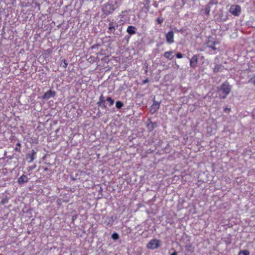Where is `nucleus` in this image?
Segmentation results:
<instances>
[{
  "instance_id": "423d86ee",
  "label": "nucleus",
  "mask_w": 255,
  "mask_h": 255,
  "mask_svg": "<svg viewBox=\"0 0 255 255\" xmlns=\"http://www.w3.org/2000/svg\"><path fill=\"white\" fill-rule=\"evenodd\" d=\"M198 62V56L197 55H194L190 59V66L191 67L195 68L197 66V63Z\"/></svg>"
},
{
  "instance_id": "cd10ccee",
  "label": "nucleus",
  "mask_w": 255,
  "mask_h": 255,
  "mask_svg": "<svg viewBox=\"0 0 255 255\" xmlns=\"http://www.w3.org/2000/svg\"><path fill=\"white\" fill-rule=\"evenodd\" d=\"M66 65H67V64H64V66H65V67H66Z\"/></svg>"
},
{
  "instance_id": "f3484780",
  "label": "nucleus",
  "mask_w": 255,
  "mask_h": 255,
  "mask_svg": "<svg viewBox=\"0 0 255 255\" xmlns=\"http://www.w3.org/2000/svg\"><path fill=\"white\" fill-rule=\"evenodd\" d=\"M106 100L110 103V106H112L114 103V101L110 97H108L107 98Z\"/></svg>"
},
{
  "instance_id": "4be33fe9",
  "label": "nucleus",
  "mask_w": 255,
  "mask_h": 255,
  "mask_svg": "<svg viewBox=\"0 0 255 255\" xmlns=\"http://www.w3.org/2000/svg\"><path fill=\"white\" fill-rule=\"evenodd\" d=\"M176 57L177 58L180 59L183 57V55L181 53H177L176 54Z\"/></svg>"
},
{
  "instance_id": "bb28decb",
  "label": "nucleus",
  "mask_w": 255,
  "mask_h": 255,
  "mask_svg": "<svg viewBox=\"0 0 255 255\" xmlns=\"http://www.w3.org/2000/svg\"><path fill=\"white\" fill-rule=\"evenodd\" d=\"M66 65H67V64H64V66H65V67H66Z\"/></svg>"
},
{
  "instance_id": "dca6fc26",
  "label": "nucleus",
  "mask_w": 255,
  "mask_h": 255,
  "mask_svg": "<svg viewBox=\"0 0 255 255\" xmlns=\"http://www.w3.org/2000/svg\"><path fill=\"white\" fill-rule=\"evenodd\" d=\"M116 106L118 109H120L123 106V104L121 102L117 101L116 102Z\"/></svg>"
},
{
  "instance_id": "ddd939ff",
  "label": "nucleus",
  "mask_w": 255,
  "mask_h": 255,
  "mask_svg": "<svg viewBox=\"0 0 255 255\" xmlns=\"http://www.w3.org/2000/svg\"><path fill=\"white\" fill-rule=\"evenodd\" d=\"M35 154H36L35 151L34 150H32L31 154L30 155V160L29 162H31L32 161H33V160L34 159V156L35 155Z\"/></svg>"
},
{
  "instance_id": "1a4fd4ad",
  "label": "nucleus",
  "mask_w": 255,
  "mask_h": 255,
  "mask_svg": "<svg viewBox=\"0 0 255 255\" xmlns=\"http://www.w3.org/2000/svg\"><path fill=\"white\" fill-rule=\"evenodd\" d=\"M98 104L99 106L103 108H105L106 107L105 99L103 95H101L100 97L99 101L98 102Z\"/></svg>"
},
{
  "instance_id": "4468645a",
  "label": "nucleus",
  "mask_w": 255,
  "mask_h": 255,
  "mask_svg": "<svg viewBox=\"0 0 255 255\" xmlns=\"http://www.w3.org/2000/svg\"><path fill=\"white\" fill-rule=\"evenodd\" d=\"M239 255H250V252L247 250L241 251L239 252Z\"/></svg>"
},
{
  "instance_id": "6e6552de",
  "label": "nucleus",
  "mask_w": 255,
  "mask_h": 255,
  "mask_svg": "<svg viewBox=\"0 0 255 255\" xmlns=\"http://www.w3.org/2000/svg\"><path fill=\"white\" fill-rule=\"evenodd\" d=\"M28 178L26 175H21L18 180V183L20 184L26 183L28 181Z\"/></svg>"
},
{
  "instance_id": "f257e3e1",
  "label": "nucleus",
  "mask_w": 255,
  "mask_h": 255,
  "mask_svg": "<svg viewBox=\"0 0 255 255\" xmlns=\"http://www.w3.org/2000/svg\"><path fill=\"white\" fill-rule=\"evenodd\" d=\"M231 87L228 83H224L219 90L221 99H225L230 93Z\"/></svg>"
},
{
  "instance_id": "c85d7f7f",
  "label": "nucleus",
  "mask_w": 255,
  "mask_h": 255,
  "mask_svg": "<svg viewBox=\"0 0 255 255\" xmlns=\"http://www.w3.org/2000/svg\"><path fill=\"white\" fill-rule=\"evenodd\" d=\"M225 111H228V109H225Z\"/></svg>"
},
{
  "instance_id": "c756f323",
  "label": "nucleus",
  "mask_w": 255,
  "mask_h": 255,
  "mask_svg": "<svg viewBox=\"0 0 255 255\" xmlns=\"http://www.w3.org/2000/svg\"><path fill=\"white\" fill-rule=\"evenodd\" d=\"M225 111H228V109H225Z\"/></svg>"
},
{
  "instance_id": "aec40b11",
  "label": "nucleus",
  "mask_w": 255,
  "mask_h": 255,
  "mask_svg": "<svg viewBox=\"0 0 255 255\" xmlns=\"http://www.w3.org/2000/svg\"><path fill=\"white\" fill-rule=\"evenodd\" d=\"M249 83H252L255 85V76L249 80Z\"/></svg>"
},
{
  "instance_id": "6ab92c4d",
  "label": "nucleus",
  "mask_w": 255,
  "mask_h": 255,
  "mask_svg": "<svg viewBox=\"0 0 255 255\" xmlns=\"http://www.w3.org/2000/svg\"><path fill=\"white\" fill-rule=\"evenodd\" d=\"M105 8H109L111 10V11H109L108 12V14H110V13H111L112 12H113L114 10V8L112 6V5H111L110 4H108V5H106Z\"/></svg>"
},
{
  "instance_id": "a878e982",
  "label": "nucleus",
  "mask_w": 255,
  "mask_h": 255,
  "mask_svg": "<svg viewBox=\"0 0 255 255\" xmlns=\"http://www.w3.org/2000/svg\"><path fill=\"white\" fill-rule=\"evenodd\" d=\"M148 81V79H146V80H145L144 81V83H147Z\"/></svg>"
},
{
  "instance_id": "a211bd4d",
  "label": "nucleus",
  "mask_w": 255,
  "mask_h": 255,
  "mask_svg": "<svg viewBox=\"0 0 255 255\" xmlns=\"http://www.w3.org/2000/svg\"><path fill=\"white\" fill-rule=\"evenodd\" d=\"M112 238L113 239L116 240L119 239V236L117 233H114V234H112Z\"/></svg>"
},
{
  "instance_id": "20e7f679",
  "label": "nucleus",
  "mask_w": 255,
  "mask_h": 255,
  "mask_svg": "<svg viewBox=\"0 0 255 255\" xmlns=\"http://www.w3.org/2000/svg\"><path fill=\"white\" fill-rule=\"evenodd\" d=\"M210 5H207L205 7L200 10V14L204 17H208L210 12Z\"/></svg>"
},
{
  "instance_id": "393cba45",
  "label": "nucleus",
  "mask_w": 255,
  "mask_h": 255,
  "mask_svg": "<svg viewBox=\"0 0 255 255\" xmlns=\"http://www.w3.org/2000/svg\"><path fill=\"white\" fill-rule=\"evenodd\" d=\"M171 255H177V253L175 251Z\"/></svg>"
},
{
  "instance_id": "0eeeda50",
  "label": "nucleus",
  "mask_w": 255,
  "mask_h": 255,
  "mask_svg": "<svg viewBox=\"0 0 255 255\" xmlns=\"http://www.w3.org/2000/svg\"><path fill=\"white\" fill-rule=\"evenodd\" d=\"M55 95V93L54 91H52V90H49L47 92H46L44 95L42 96L43 99H46L48 100L51 97H54Z\"/></svg>"
},
{
  "instance_id": "2eb2a0df",
  "label": "nucleus",
  "mask_w": 255,
  "mask_h": 255,
  "mask_svg": "<svg viewBox=\"0 0 255 255\" xmlns=\"http://www.w3.org/2000/svg\"><path fill=\"white\" fill-rule=\"evenodd\" d=\"M186 250L191 253H193L194 250V248L191 245L186 246Z\"/></svg>"
},
{
  "instance_id": "b1692460",
  "label": "nucleus",
  "mask_w": 255,
  "mask_h": 255,
  "mask_svg": "<svg viewBox=\"0 0 255 255\" xmlns=\"http://www.w3.org/2000/svg\"><path fill=\"white\" fill-rule=\"evenodd\" d=\"M208 47H211L212 49L215 50L216 48L214 47V46H211V45H208Z\"/></svg>"
},
{
  "instance_id": "7ed1b4c3",
  "label": "nucleus",
  "mask_w": 255,
  "mask_h": 255,
  "mask_svg": "<svg viewBox=\"0 0 255 255\" xmlns=\"http://www.w3.org/2000/svg\"><path fill=\"white\" fill-rule=\"evenodd\" d=\"M230 12L235 16H239L241 11V8L238 5H232L229 9Z\"/></svg>"
},
{
  "instance_id": "f8f14e48",
  "label": "nucleus",
  "mask_w": 255,
  "mask_h": 255,
  "mask_svg": "<svg viewBox=\"0 0 255 255\" xmlns=\"http://www.w3.org/2000/svg\"><path fill=\"white\" fill-rule=\"evenodd\" d=\"M159 103H158L157 102H156V103L154 102V104H153V105L151 107V109L150 110V111H151L152 109H154V110L153 112H154L158 109H159Z\"/></svg>"
},
{
  "instance_id": "39448f33",
  "label": "nucleus",
  "mask_w": 255,
  "mask_h": 255,
  "mask_svg": "<svg viewBox=\"0 0 255 255\" xmlns=\"http://www.w3.org/2000/svg\"><path fill=\"white\" fill-rule=\"evenodd\" d=\"M166 41L169 44L173 43L174 40V32L173 31H170L167 33L165 35Z\"/></svg>"
},
{
  "instance_id": "9b49d317",
  "label": "nucleus",
  "mask_w": 255,
  "mask_h": 255,
  "mask_svg": "<svg viewBox=\"0 0 255 255\" xmlns=\"http://www.w3.org/2000/svg\"><path fill=\"white\" fill-rule=\"evenodd\" d=\"M172 53V51H166L164 53V56L168 59H172L173 57Z\"/></svg>"
},
{
  "instance_id": "9d476101",
  "label": "nucleus",
  "mask_w": 255,
  "mask_h": 255,
  "mask_svg": "<svg viewBox=\"0 0 255 255\" xmlns=\"http://www.w3.org/2000/svg\"><path fill=\"white\" fill-rule=\"evenodd\" d=\"M127 31L130 35L134 34L136 33V28L133 26H129L127 28Z\"/></svg>"
},
{
  "instance_id": "f03ea898",
  "label": "nucleus",
  "mask_w": 255,
  "mask_h": 255,
  "mask_svg": "<svg viewBox=\"0 0 255 255\" xmlns=\"http://www.w3.org/2000/svg\"><path fill=\"white\" fill-rule=\"evenodd\" d=\"M161 246L160 241L157 239H152L150 240L147 245V248L151 249L154 250Z\"/></svg>"
},
{
  "instance_id": "412c9836",
  "label": "nucleus",
  "mask_w": 255,
  "mask_h": 255,
  "mask_svg": "<svg viewBox=\"0 0 255 255\" xmlns=\"http://www.w3.org/2000/svg\"><path fill=\"white\" fill-rule=\"evenodd\" d=\"M109 29L110 30H111V31H112V30L115 31V28L111 23H110L109 24Z\"/></svg>"
},
{
  "instance_id": "5701e85b",
  "label": "nucleus",
  "mask_w": 255,
  "mask_h": 255,
  "mask_svg": "<svg viewBox=\"0 0 255 255\" xmlns=\"http://www.w3.org/2000/svg\"><path fill=\"white\" fill-rule=\"evenodd\" d=\"M157 22L159 24H161V23L163 22V19H162L158 18V19H157Z\"/></svg>"
}]
</instances>
